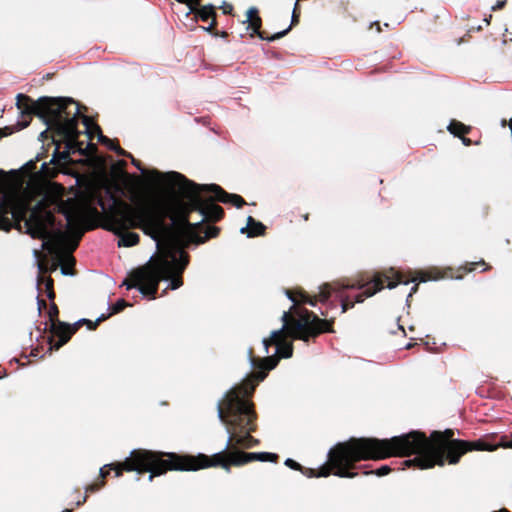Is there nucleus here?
<instances>
[{
	"label": "nucleus",
	"mask_w": 512,
	"mask_h": 512,
	"mask_svg": "<svg viewBox=\"0 0 512 512\" xmlns=\"http://www.w3.org/2000/svg\"><path fill=\"white\" fill-rule=\"evenodd\" d=\"M299 305L293 303L288 311H284L281 317L282 328L273 331L269 338L263 339L265 354L269 353L270 346H276V353L260 358L256 357L253 348H250L249 359L257 371L226 391L219 400L218 417L229 434L224 451H242L241 449L259 445L260 441L252 436L257 430V413L251 398L258 383L278 365L280 358L292 356L293 345L287 338L308 342L323 333L334 332V318L321 319L314 312Z\"/></svg>",
	"instance_id": "f257e3e1"
},
{
	"label": "nucleus",
	"mask_w": 512,
	"mask_h": 512,
	"mask_svg": "<svg viewBox=\"0 0 512 512\" xmlns=\"http://www.w3.org/2000/svg\"><path fill=\"white\" fill-rule=\"evenodd\" d=\"M454 430L433 431L430 437L424 432L411 431L389 439L350 438L348 443L339 445L337 458L350 460H382L389 457H404L415 454L413 459L402 462L403 468L430 469L455 465L463 455L473 451H495L498 447L512 448V433L503 435L500 441H492L494 436L486 435L477 440L454 439Z\"/></svg>",
	"instance_id": "f03ea898"
},
{
	"label": "nucleus",
	"mask_w": 512,
	"mask_h": 512,
	"mask_svg": "<svg viewBox=\"0 0 512 512\" xmlns=\"http://www.w3.org/2000/svg\"><path fill=\"white\" fill-rule=\"evenodd\" d=\"M157 175L162 176L158 171ZM172 186L177 187L181 197H153L141 200L135 205L119 201L125 214V227H141V230L159 243L160 239L178 241L187 238L195 244H203L211 238L218 237L220 228L203 225V221L191 223L192 212L203 213L204 195L209 194L205 186L197 184L178 172L163 175Z\"/></svg>",
	"instance_id": "7ed1b4c3"
},
{
	"label": "nucleus",
	"mask_w": 512,
	"mask_h": 512,
	"mask_svg": "<svg viewBox=\"0 0 512 512\" xmlns=\"http://www.w3.org/2000/svg\"><path fill=\"white\" fill-rule=\"evenodd\" d=\"M278 460L279 456L270 452L221 451L212 456L201 453L194 456L135 449L124 461L106 464L101 467L99 480L87 485L85 492L94 493L104 487L105 478L110 474V471L115 472V477L122 476L123 472L150 473L149 481H152L155 477L168 471H198L208 467H221L226 472H230L232 466L240 467L253 461L277 463ZM87 497V494H85L82 500L77 501L76 506L84 504Z\"/></svg>",
	"instance_id": "20e7f679"
},
{
	"label": "nucleus",
	"mask_w": 512,
	"mask_h": 512,
	"mask_svg": "<svg viewBox=\"0 0 512 512\" xmlns=\"http://www.w3.org/2000/svg\"><path fill=\"white\" fill-rule=\"evenodd\" d=\"M478 266H485L483 271L489 269L486 263L480 262L466 263L457 269L449 268L445 275L438 271L420 272L417 277L407 278L403 273L395 271L393 268L383 271L362 272L355 277L346 278L334 283H326L320 288L318 295L310 296L303 289L286 290L287 297L295 304H309L315 306L316 303L326 302L332 293L341 303V313L347 312L353 308L356 303H362L365 299L374 296L385 287L395 288L399 284L408 285L411 282L419 280L426 282L429 280H438L443 277L462 279L465 274L474 271Z\"/></svg>",
	"instance_id": "39448f33"
},
{
	"label": "nucleus",
	"mask_w": 512,
	"mask_h": 512,
	"mask_svg": "<svg viewBox=\"0 0 512 512\" xmlns=\"http://www.w3.org/2000/svg\"><path fill=\"white\" fill-rule=\"evenodd\" d=\"M16 106L22 117H28V120L21 124V128L27 127L34 115L66 140V150L59 152L56 149L54 160L66 161L74 152L87 155L83 147L84 143L79 140L81 132L77 130L79 108L72 98L43 96L34 101L30 96L20 93L16 96Z\"/></svg>",
	"instance_id": "423d86ee"
},
{
	"label": "nucleus",
	"mask_w": 512,
	"mask_h": 512,
	"mask_svg": "<svg viewBox=\"0 0 512 512\" xmlns=\"http://www.w3.org/2000/svg\"><path fill=\"white\" fill-rule=\"evenodd\" d=\"M189 264V255L173 247L162 249L148 263L133 270L123 281L127 289L137 288L144 296L155 299L159 283L169 280V288L178 289L183 285L182 274Z\"/></svg>",
	"instance_id": "0eeeda50"
},
{
	"label": "nucleus",
	"mask_w": 512,
	"mask_h": 512,
	"mask_svg": "<svg viewBox=\"0 0 512 512\" xmlns=\"http://www.w3.org/2000/svg\"><path fill=\"white\" fill-rule=\"evenodd\" d=\"M59 211L67 220V230L72 238L69 240L65 232L57 230L52 239L44 241L43 249L47 250L55 258L54 261H49V273L56 271L65 257H67L71 267L75 265V258L72 256V252L76 250L84 234V229H82L81 225L85 221L99 216L98 209L92 204L87 202L79 203L71 199L63 202Z\"/></svg>",
	"instance_id": "6e6552de"
},
{
	"label": "nucleus",
	"mask_w": 512,
	"mask_h": 512,
	"mask_svg": "<svg viewBox=\"0 0 512 512\" xmlns=\"http://www.w3.org/2000/svg\"><path fill=\"white\" fill-rule=\"evenodd\" d=\"M106 194L110 201L109 205L106 204L103 198L100 197L98 199V205L101 207L104 213L105 229L119 236L118 246L120 247H131L138 244L140 241L139 234L130 230L136 228L141 229V227H124L126 224L122 223L124 222V217L126 215L121 213L122 209L120 207L119 201H126L110 189H107Z\"/></svg>",
	"instance_id": "1a4fd4ad"
},
{
	"label": "nucleus",
	"mask_w": 512,
	"mask_h": 512,
	"mask_svg": "<svg viewBox=\"0 0 512 512\" xmlns=\"http://www.w3.org/2000/svg\"><path fill=\"white\" fill-rule=\"evenodd\" d=\"M346 443H348V441L336 444L328 453L327 463L323 464L317 471L311 468H304L291 458L286 459L284 464L293 470L301 471L308 477H328L333 473L335 476L341 478H354L358 473L352 470L355 468V464L361 460H350V456H346L342 460L341 458H337L338 446Z\"/></svg>",
	"instance_id": "9d476101"
},
{
	"label": "nucleus",
	"mask_w": 512,
	"mask_h": 512,
	"mask_svg": "<svg viewBox=\"0 0 512 512\" xmlns=\"http://www.w3.org/2000/svg\"><path fill=\"white\" fill-rule=\"evenodd\" d=\"M48 205L44 200L39 201L30 213L26 225L33 238L50 240L56 232L51 233L49 226L54 225V214L47 209Z\"/></svg>",
	"instance_id": "9b49d317"
},
{
	"label": "nucleus",
	"mask_w": 512,
	"mask_h": 512,
	"mask_svg": "<svg viewBox=\"0 0 512 512\" xmlns=\"http://www.w3.org/2000/svg\"><path fill=\"white\" fill-rule=\"evenodd\" d=\"M28 204L15 192L4 193L0 197V229L10 225L9 215L19 222L26 218Z\"/></svg>",
	"instance_id": "f8f14e48"
},
{
	"label": "nucleus",
	"mask_w": 512,
	"mask_h": 512,
	"mask_svg": "<svg viewBox=\"0 0 512 512\" xmlns=\"http://www.w3.org/2000/svg\"><path fill=\"white\" fill-rule=\"evenodd\" d=\"M49 331L50 336L48 337L49 348L48 351H57L63 345L69 342L71 337L77 332L75 324H68L66 322H54L52 324H45L44 331Z\"/></svg>",
	"instance_id": "ddd939ff"
},
{
	"label": "nucleus",
	"mask_w": 512,
	"mask_h": 512,
	"mask_svg": "<svg viewBox=\"0 0 512 512\" xmlns=\"http://www.w3.org/2000/svg\"><path fill=\"white\" fill-rule=\"evenodd\" d=\"M246 22L248 23L247 29H251L252 31L250 36L254 37L256 35L262 40L275 41L284 37L289 32V29H285L270 36L266 31H262V19L259 16V10L256 7H250L247 10V19L244 23Z\"/></svg>",
	"instance_id": "4468645a"
},
{
	"label": "nucleus",
	"mask_w": 512,
	"mask_h": 512,
	"mask_svg": "<svg viewBox=\"0 0 512 512\" xmlns=\"http://www.w3.org/2000/svg\"><path fill=\"white\" fill-rule=\"evenodd\" d=\"M205 189L209 194H213L216 201L232 204L237 208H242L246 201L244 198L238 194H232L225 191L221 186L217 184H209V186H205Z\"/></svg>",
	"instance_id": "2eb2a0df"
},
{
	"label": "nucleus",
	"mask_w": 512,
	"mask_h": 512,
	"mask_svg": "<svg viewBox=\"0 0 512 512\" xmlns=\"http://www.w3.org/2000/svg\"><path fill=\"white\" fill-rule=\"evenodd\" d=\"M213 194L204 195L203 222H218L224 218L225 212L221 206L215 203Z\"/></svg>",
	"instance_id": "dca6fc26"
},
{
	"label": "nucleus",
	"mask_w": 512,
	"mask_h": 512,
	"mask_svg": "<svg viewBox=\"0 0 512 512\" xmlns=\"http://www.w3.org/2000/svg\"><path fill=\"white\" fill-rule=\"evenodd\" d=\"M51 138L52 139V143L56 146L55 148V151L56 152V149L59 151V152H63L66 150V140L57 135L56 133H54L48 126H47V129L44 130L43 132L40 133L39 135V139L41 141H45L47 139ZM55 153H53L54 155ZM70 160V158L66 161L64 160H60V161H57V159L54 160V157L52 158L51 162L54 163V164H61V163H66Z\"/></svg>",
	"instance_id": "f3484780"
},
{
	"label": "nucleus",
	"mask_w": 512,
	"mask_h": 512,
	"mask_svg": "<svg viewBox=\"0 0 512 512\" xmlns=\"http://www.w3.org/2000/svg\"><path fill=\"white\" fill-rule=\"evenodd\" d=\"M196 17H198L201 21L206 22L209 19H212L210 26L208 27V31L214 29L217 25L216 22V12L215 8L212 5L201 6L194 10L193 12Z\"/></svg>",
	"instance_id": "a211bd4d"
},
{
	"label": "nucleus",
	"mask_w": 512,
	"mask_h": 512,
	"mask_svg": "<svg viewBox=\"0 0 512 512\" xmlns=\"http://www.w3.org/2000/svg\"><path fill=\"white\" fill-rule=\"evenodd\" d=\"M266 226L256 221L252 216L247 218V226L241 229V233H246L248 237H257L265 234Z\"/></svg>",
	"instance_id": "6ab92c4d"
},
{
	"label": "nucleus",
	"mask_w": 512,
	"mask_h": 512,
	"mask_svg": "<svg viewBox=\"0 0 512 512\" xmlns=\"http://www.w3.org/2000/svg\"><path fill=\"white\" fill-rule=\"evenodd\" d=\"M37 287L39 291H44L50 301H54L56 294L54 291V280L51 276H38Z\"/></svg>",
	"instance_id": "aec40b11"
},
{
	"label": "nucleus",
	"mask_w": 512,
	"mask_h": 512,
	"mask_svg": "<svg viewBox=\"0 0 512 512\" xmlns=\"http://www.w3.org/2000/svg\"><path fill=\"white\" fill-rule=\"evenodd\" d=\"M448 131L454 135L455 137H462L463 135H466L468 133H470L471 131V127L470 126H467L465 124H463L462 122L460 121H457V120H452L448 127H447Z\"/></svg>",
	"instance_id": "412c9836"
},
{
	"label": "nucleus",
	"mask_w": 512,
	"mask_h": 512,
	"mask_svg": "<svg viewBox=\"0 0 512 512\" xmlns=\"http://www.w3.org/2000/svg\"><path fill=\"white\" fill-rule=\"evenodd\" d=\"M108 318V316H106L105 314H102L100 317L97 318L96 321H91L89 319H81L79 321H77L75 324V327H77V331L80 329V327H82L83 325H87L88 329L89 330H95L97 328V326L105 321L106 319Z\"/></svg>",
	"instance_id": "4be33fe9"
},
{
	"label": "nucleus",
	"mask_w": 512,
	"mask_h": 512,
	"mask_svg": "<svg viewBox=\"0 0 512 512\" xmlns=\"http://www.w3.org/2000/svg\"><path fill=\"white\" fill-rule=\"evenodd\" d=\"M48 318H49L50 324H52L54 322L55 323L61 322L59 320V308L54 301H51V303H50L49 310H48Z\"/></svg>",
	"instance_id": "5701e85b"
},
{
	"label": "nucleus",
	"mask_w": 512,
	"mask_h": 512,
	"mask_svg": "<svg viewBox=\"0 0 512 512\" xmlns=\"http://www.w3.org/2000/svg\"><path fill=\"white\" fill-rule=\"evenodd\" d=\"M129 304L124 299H119L110 307L108 317L122 312Z\"/></svg>",
	"instance_id": "b1692460"
},
{
	"label": "nucleus",
	"mask_w": 512,
	"mask_h": 512,
	"mask_svg": "<svg viewBox=\"0 0 512 512\" xmlns=\"http://www.w3.org/2000/svg\"><path fill=\"white\" fill-rule=\"evenodd\" d=\"M391 471H393V469L390 466L382 465L381 467H379L376 470L365 471L364 474L365 475L374 474L378 477H382V476L388 475Z\"/></svg>",
	"instance_id": "393cba45"
},
{
	"label": "nucleus",
	"mask_w": 512,
	"mask_h": 512,
	"mask_svg": "<svg viewBox=\"0 0 512 512\" xmlns=\"http://www.w3.org/2000/svg\"><path fill=\"white\" fill-rule=\"evenodd\" d=\"M38 269V276H46L45 274L49 273V259L46 256H43V258L38 261Z\"/></svg>",
	"instance_id": "a878e982"
},
{
	"label": "nucleus",
	"mask_w": 512,
	"mask_h": 512,
	"mask_svg": "<svg viewBox=\"0 0 512 512\" xmlns=\"http://www.w3.org/2000/svg\"><path fill=\"white\" fill-rule=\"evenodd\" d=\"M96 128L99 132H101L100 127L98 125H96ZM99 142L101 144L105 145L108 149H109V146H115V144L118 143L117 140H112V139L108 138L107 136H104L102 133H100V135H99Z\"/></svg>",
	"instance_id": "bb28decb"
},
{
	"label": "nucleus",
	"mask_w": 512,
	"mask_h": 512,
	"mask_svg": "<svg viewBox=\"0 0 512 512\" xmlns=\"http://www.w3.org/2000/svg\"><path fill=\"white\" fill-rule=\"evenodd\" d=\"M109 150L114 151L119 156L132 157L130 153L120 147L119 143L115 144V146H109Z\"/></svg>",
	"instance_id": "cd10ccee"
},
{
	"label": "nucleus",
	"mask_w": 512,
	"mask_h": 512,
	"mask_svg": "<svg viewBox=\"0 0 512 512\" xmlns=\"http://www.w3.org/2000/svg\"><path fill=\"white\" fill-rule=\"evenodd\" d=\"M76 103H77V105H78V108L80 109V105H79V103H78V102H76ZM80 117L82 118V122H83V124L85 125V127H86L87 129H89V127H90V125H91V123H92L91 118H90V117H88V116H85V115H81V111L79 110V116H78V118H77V122L79 121V118H80Z\"/></svg>",
	"instance_id": "c85d7f7f"
},
{
	"label": "nucleus",
	"mask_w": 512,
	"mask_h": 512,
	"mask_svg": "<svg viewBox=\"0 0 512 512\" xmlns=\"http://www.w3.org/2000/svg\"><path fill=\"white\" fill-rule=\"evenodd\" d=\"M300 15L301 14H297V12H292L291 23H290L289 27L287 28V29H289V31L291 30L292 27L296 26L299 23Z\"/></svg>",
	"instance_id": "c756f323"
},
{
	"label": "nucleus",
	"mask_w": 512,
	"mask_h": 512,
	"mask_svg": "<svg viewBox=\"0 0 512 512\" xmlns=\"http://www.w3.org/2000/svg\"><path fill=\"white\" fill-rule=\"evenodd\" d=\"M13 130L11 127L0 128V139L12 134Z\"/></svg>",
	"instance_id": "7c9ffc66"
},
{
	"label": "nucleus",
	"mask_w": 512,
	"mask_h": 512,
	"mask_svg": "<svg viewBox=\"0 0 512 512\" xmlns=\"http://www.w3.org/2000/svg\"><path fill=\"white\" fill-rule=\"evenodd\" d=\"M61 272L64 275H73L74 274L73 269L68 267V266H66V265H62L61 266Z\"/></svg>",
	"instance_id": "2f4dec72"
},
{
	"label": "nucleus",
	"mask_w": 512,
	"mask_h": 512,
	"mask_svg": "<svg viewBox=\"0 0 512 512\" xmlns=\"http://www.w3.org/2000/svg\"><path fill=\"white\" fill-rule=\"evenodd\" d=\"M37 305H38L39 312H41L43 309H46V307H47L46 301L44 299L39 298V297L37 299Z\"/></svg>",
	"instance_id": "473e14b6"
},
{
	"label": "nucleus",
	"mask_w": 512,
	"mask_h": 512,
	"mask_svg": "<svg viewBox=\"0 0 512 512\" xmlns=\"http://www.w3.org/2000/svg\"><path fill=\"white\" fill-rule=\"evenodd\" d=\"M460 139L462 140V143L465 145V146H470L472 144V141L470 138H467L465 137V135H463L462 137H460Z\"/></svg>",
	"instance_id": "72a5a7b5"
},
{
	"label": "nucleus",
	"mask_w": 512,
	"mask_h": 512,
	"mask_svg": "<svg viewBox=\"0 0 512 512\" xmlns=\"http://www.w3.org/2000/svg\"><path fill=\"white\" fill-rule=\"evenodd\" d=\"M300 1L296 0L295 2V5H294V8H293V11L292 12H297V14H301V9H300V5H299Z\"/></svg>",
	"instance_id": "f704fd0d"
},
{
	"label": "nucleus",
	"mask_w": 512,
	"mask_h": 512,
	"mask_svg": "<svg viewBox=\"0 0 512 512\" xmlns=\"http://www.w3.org/2000/svg\"><path fill=\"white\" fill-rule=\"evenodd\" d=\"M418 287H419V285H418V284H415V285L411 288L410 293L408 294V298L412 297V295L418 291Z\"/></svg>",
	"instance_id": "c9c22d12"
},
{
	"label": "nucleus",
	"mask_w": 512,
	"mask_h": 512,
	"mask_svg": "<svg viewBox=\"0 0 512 512\" xmlns=\"http://www.w3.org/2000/svg\"><path fill=\"white\" fill-rule=\"evenodd\" d=\"M130 158L132 159V164H133L136 168H138V169H140V170H141V163H140V161H139V160L134 159V158H133V156H132V157H130Z\"/></svg>",
	"instance_id": "e433bc0d"
},
{
	"label": "nucleus",
	"mask_w": 512,
	"mask_h": 512,
	"mask_svg": "<svg viewBox=\"0 0 512 512\" xmlns=\"http://www.w3.org/2000/svg\"><path fill=\"white\" fill-rule=\"evenodd\" d=\"M232 9H233L232 5H229V4H228V5H226V6H224V7H223V12H224L225 14H228V13H231Z\"/></svg>",
	"instance_id": "4c0bfd02"
},
{
	"label": "nucleus",
	"mask_w": 512,
	"mask_h": 512,
	"mask_svg": "<svg viewBox=\"0 0 512 512\" xmlns=\"http://www.w3.org/2000/svg\"><path fill=\"white\" fill-rule=\"evenodd\" d=\"M5 176V172L4 171H0V188L3 186V177Z\"/></svg>",
	"instance_id": "58836bf2"
},
{
	"label": "nucleus",
	"mask_w": 512,
	"mask_h": 512,
	"mask_svg": "<svg viewBox=\"0 0 512 512\" xmlns=\"http://www.w3.org/2000/svg\"><path fill=\"white\" fill-rule=\"evenodd\" d=\"M373 25H375V29H377V31H379V32L381 31L379 22H375Z\"/></svg>",
	"instance_id": "ea45409f"
},
{
	"label": "nucleus",
	"mask_w": 512,
	"mask_h": 512,
	"mask_svg": "<svg viewBox=\"0 0 512 512\" xmlns=\"http://www.w3.org/2000/svg\"><path fill=\"white\" fill-rule=\"evenodd\" d=\"M302 217L305 221H307L309 219V213L303 214Z\"/></svg>",
	"instance_id": "a19ab883"
},
{
	"label": "nucleus",
	"mask_w": 512,
	"mask_h": 512,
	"mask_svg": "<svg viewBox=\"0 0 512 512\" xmlns=\"http://www.w3.org/2000/svg\"><path fill=\"white\" fill-rule=\"evenodd\" d=\"M4 375H5V370H2V371L0 372V378H1V377H3Z\"/></svg>",
	"instance_id": "79ce46f5"
},
{
	"label": "nucleus",
	"mask_w": 512,
	"mask_h": 512,
	"mask_svg": "<svg viewBox=\"0 0 512 512\" xmlns=\"http://www.w3.org/2000/svg\"><path fill=\"white\" fill-rule=\"evenodd\" d=\"M120 164H121V165H123V166H125V165H126V162L122 160V161H120Z\"/></svg>",
	"instance_id": "37998d69"
},
{
	"label": "nucleus",
	"mask_w": 512,
	"mask_h": 512,
	"mask_svg": "<svg viewBox=\"0 0 512 512\" xmlns=\"http://www.w3.org/2000/svg\"><path fill=\"white\" fill-rule=\"evenodd\" d=\"M321 315L326 317L327 316V313L326 312H321Z\"/></svg>",
	"instance_id": "c03bdc74"
}]
</instances>
